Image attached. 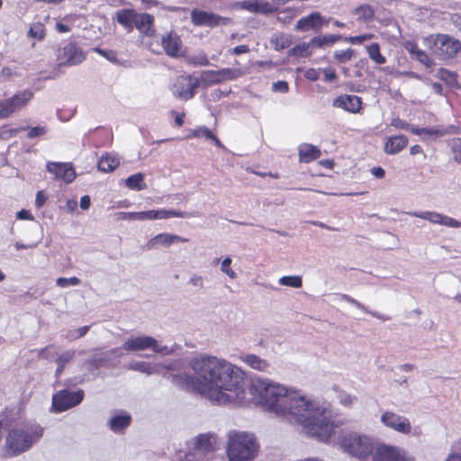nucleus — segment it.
Masks as SVG:
<instances>
[{
  "label": "nucleus",
  "instance_id": "bb28decb",
  "mask_svg": "<svg viewBox=\"0 0 461 461\" xmlns=\"http://www.w3.org/2000/svg\"><path fill=\"white\" fill-rule=\"evenodd\" d=\"M32 97L33 93L31 90H24L8 98L12 113L24 107L32 100Z\"/></svg>",
  "mask_w": 461,
  "mask_h": 461
},
{
  "label": "nucleus",
  "instance_id": "de8ad7c7",
  "mask_svg": "<svg viewBox=\"0 0 461 461\" xmlns=\"http://www.w3.org/2000/svg\"><path fill=\"white\" fill-rule=\"evenodd\" d=\"M93 50L106 59L108 61L113 64H119V59L117 58V52L113 50H104L98 47L93 49Z\"/></svg>",
  "mask_w": 461,
  "mask_h": 461
},
{
  "label": "nucleus",
  "instance_id": "79ce46f5",
  "mask_svg": "<svg viewBox=\"0 0 461 461\" xmlns=\"http://www.w3.org/2000/svg\"><path fill=\"white\" fill-rule=\"evenodd\" d=\"M278 284L285 286L300 288L303 285V281L300 276H285L279 278Z\"/></svg>",
  "mask_w": 461,
  "mask_h": 461
},
{
  "label": "nucleus",
  "instance_id": "a19ab883",
  "mask_svg": "<svg viewBox=\"0 0 461 461\" xmlns=\"http://www.w3.org/2000/svg\"><path fill=\"white\" fill-rule=\"evenodd\" d=\"M221 82L235 80L243 75L240 68H222L218 70Z\"/></svg>",
  "mask_w": 461,
  "mask_h": 461
},
{
  "label": "nucleus",
  "instance_id": "c756f323",
  "mask_svg": "<svg viewBox=\"0 0 461 461\" xmlns=\"http://www.w3.org/2000/svg\"><path fill=\"white\" fill-rule=\"evenodd\" d=\"M120 164L117 155L105 154L103 155L98 161V169L102 172H111L114 170Z\"/></svg>",
  "mask_w": 461,
  "mask_h": 461
},
{
  "label": "nucleus",
  "instance_id": "473e14b6",
  "mask_svg": "<svg viewBox=\"0 0 461 461\" xmlns=\"http://www.w3.org/2000/svg\"><path fill=\"white\" fill-rule=\"evenodd\" d=\"M158 365H152L144 361H135L128 365V369L137 371L146 375H152L158 373Z\"/></svg>",
  "mask_w": 461,
  "mask_h": 461
},
{
  "label": "nucleus",
  "instance_id": "680f3d73",
  "mask_svg": "<svg viewBox=\"0 0 461 461\" xmlns=\"http://www.w3.org/2000/svg\"><path fill=\"white\" fill-rule=\"evenodd\" d=\"M12 113V110L9 105L8 99L0 101V118H6L10 116Z\"/></svg>",
  "mask_w": 461,
  "mask_h": 461
},
{
  "label": "nucleus",
  "instance_id": "774afa93",
  "mask_svg": "<svg viewBox=\"0 0 461 461\" xmlns=\"http://www.w3.org/2000/svg\"><path fill=\"white\" fill-rule=\"evenodd\" d=\"M47 201V195L44 194L43 191H39L36 194L35 198V206L37 208H41L44 205V203Z\"/></svg>",
  "mask_w": 461,
  "mask_h": 461
},
{
  "label": "nucleus",
  "instance_id": "412c9836",
  "mask_svg": "<svg viewBox=\"0 0 461 461\" xmlns=\"http://www.w3.org/2000/svg\"><path fill=\"white\" fill-rule=\"evenodd\" d=\"M161 45L167 55L176 58L181 54L182 41L180 37L173 32H167L161 39Z\"/></svg>",
  "mask_w": 461,
  "mask_h": 461
},
{
  "label": "nucleus",
  "instance_id": "49530a36",
  "mask_svg": "<svg viewBox=\"0 0 461 461\" xmlns=\"http://www.w3.org/2000/svg\"><path fill=\"white\" fill-rule=\"evenodd\" d=\"M438 77L448 86H456L457 84V76L456 73L447 69H440Z\"/></svg>",
  "mask_w": 461,
  "mask_h": 461
},
{
  "label": "nucleus",
  "instance_id": "b1692460",
  "mask_svg": "<svg viewBox=\"0 0 461 461\" xmlns=\"http://www.w3.org/2000/svg\"><path fill=\"white\" fill-rule=\"evenodd\" d=\"M408 144V138L404 135H396L390 137L384 143V152L389 155H394L402 151Z\"/></svg>",
  "mask_w": 461,
  "mask_h": 461
},
{
  "label": "nucleus",
  "instance_id": "7ed1b4c3",
  "mask_svg": "<svg viewBox=\"0 0 461 461\" xmlns=\"http://www.w3.org/2000/svg\"><path fill=\"white\" fill-rule=\"evenodd\" d=\"M42 433L43 429L38 424L10 429L5 438L7 454L14 456L28 451L42 437Z\"/></svg>",
  "mask_w": 461,
  "mask_h": 461
},
{
  "label": "nucleus",
  "instance_id": "37998d69",
  "mask_svg": "<svg viewBox=\"0 0 461 461\" xmlns=\"http://www.w3.org/2000/svg\"><path fill=\"white\" fill-rule=\"evenodd\" d=\"M28 35L40 41L43 40L45 37V26L41 22L33 23L30 27Z\"/></svg>",
  "mask_w": 461,
  "mask_h": 461
},
{
  "label": "nucleus",
  "instance_id": "13d9d810",
  "mask_svg": "<svg viewBox=\"0 0 461 461\" xmlns=\"http://www.w3.org/2000/svg\"><path fill=\"white\" fill-rule=\"evenodd\" d=\"M310 47H313V45L310 44V42H308V43L303 42V43L298 44L289 50V55L290 56L303 55V53L306 52Z\"/></svg>",
  "mask_w": 461,
  "mask_h": 461
},
{
  "label": "nucleus",
  "instance_id": "4d7b16f0",
  "mask_svg": "<svg viewBox=\"0 0 461 461\" xmlns=\"http://www.w3.org/2000/svg\"><path fill=\"white\" fill-rule=\"evenodd\" d=\"M89 330V326H83V327H80L77 330H70L68 335H67V338L69 339H79L83 336H85L87 331Z\"/></svg>",
  "mask_w": 461,
  "mask_h": 461
},
{
  "label": "nucleus",
  "instance_id": "72a5a7b5",
  "mask_svg": "<svg viewBox=\"0 0 461 461\" xmlns=\"http://www.w3.org/2000/svg\"><path fill=\"white\" fill-rule=\"evenodd\" d=\"M341 39L340 35L336 34H327L322 36H316L313 37L310 41V44H312L313 46H316L318 48H323L326 46H330L339 41Z\"/></svg>",
  "mask_w": 461,
  "mask_h": 461
},
{
  "label": "nucleus",
  "instance_id": "864d4df0",
  "mask_svg": "<svg viewBox=\"0 0 461 461\" xmlns=\"http://www.w3.org/2000/svg\"><path fill=\"white\" fill-rule=\"evenodd\" d=\"M354 55V50L348 49L345 50H337L334 52V58L339 63H346L349 61Z\"/></svg>",
  "mask_w": 461,
  "mask_h": 461
},
{
  "label": "nucleus",
  "instance_id": "0e129e2a",
  "mask_svg": "<svg viewBox=\"0 0 461 461\" xmlns=\"http://www.w3.org/2000/svg\"><path fill=\"white\" fill-rule=\"evenodd\" d=\"M324 74V80L327 82H334L337 79V75L334 68H326L322 69Z\"/></svg>",
  "mask_w": 461,
  "mask_h": 461
},
{
  "label": "nucleus",
  "instance_id": "052dcab7",
  "mask_svg": "<svg viewBox=\"0 0 461 461\" xmlns=\"http://www.w3.org/2000/svg\"><path fill=\"white\" fill-rule=\"evenodd\" d=\"M47 132V128L45 126H35L29 129L28 138L33 139L39 136H42Z\"/></svg>",
  "mask_w": 461,
  "mask_h": 461
},
{
  "label": "nucleus",
  "instance_id": "9d476101",
  "mask_svg": "<svg viewBox=\"0 0 461 461\" xmlns=\"http://www.w3.org/2000/svg\"><path fill=\"white\" fill-rule=\"evenodd\" d=\"M219 437L213 432L199 434L190 440V445L194 451L192 454H194V456L216 451L219 447Z\"/></svg>",
  "mask_w": 461,
  "mask_h": 461
},
{
  "label": "nucleus",
  "instance_id": "4468645a",
  "mask_svg": "<svg viewBox=\"0 0 461 461\" xmlns=\"http://www.w3.org/2000/svg\"><path fill=\"white\" fill-rule=\"evenodd\" d=\"M191 20L194 25L214 27L221 24H227L228 18L221 17L211 12L193 10L191 13Z\"/></svg>",
  "mask_w": 461,
  "mask_h": 461
},
{
  "label": "nucleus",
  "instance_id": "f257e3e1",
  "mask_svg": "<svg viewBox=\"0 0 461 461\" xmlns=\"http://www.w3.org/2000/svg\"><path fill=\"white\" fill-rule=\"evenodd\" d=\"M194 375H174L177 385L195 391L212 402L226 404L254 403L265 411L294 420L303 432L328 442L338 423L332 420L330 404L312 399L269 379L254 378L247 390L244 372L232 363L214 356L202 355L190 363Z\"/></svg>",
  "mask_w": 461,
  "mask_h": 461
},
{
  "label": "nucleus",
  "instance_id": "aec40b11",
  "mask_svg": "<svg viewBox=\"0 0 461 461\" xmlns=\"http://www.w3.org/2000/svg\"><path fill=\"white\" fill-rule=\"evenodd\" d=\"M361 98L354 95H342L333 100L332 105L347 112L356 113L361 109Z\"/></svg>",
  "mask_w": 461,
  "mask_h": 461
},
{
  "label": "nucleus",
  "instance_id": "338daca9",
  "mask_svg": "<svg viewBox=\"0 0 461 461\" xmlns=\"http://www.w3.org/2000/svg\"><path fill=\"white\" fill-rule=\"evenodd\" d=\"M16 219L21 221H33L34 217L30 211L23 209L16 212Z\"/></svg>",
  "mask_w": 461,
  "mask_h": 461
},
{
  "label": "nucleus",
  "instance_id": "ddd939ff",
  "mask_svg": "<svg viewBox=\"0 0 461 461\" xmlns=\"http://www.w3.org/2000/svg\"><path fill=\"white\" fill-rule=\"evenodd\" d=\"M409 215L420 218L426 221H429L434 224H439L449 228H459L461 227V222L457 220L449 217L447 215L439 213L438 212L432 211H424V212H408Z\"/></svg>",
  "mask_w": 461,
  "mask_h": 461
},
{
  "label": "nucleus",
  "instance_id": "6e6552de",
  "mask_svg": "<svg viewBox=\"0 0 461 461\" xmlns=\"http://www.w3.org/2000/svg\"><path fill=\"white\" fill-rule=\"evenodd\" d=\"M122 348L126 351H142L151 349L156 353L165 355H168L172 352L167 346L160 345L155 338L147 335L129 338L123 343Z\"/></svg>",
  "mask_w": 461,
  "mask_h": 461
},
{
  "label": "nucleus",
  "instance_id": "20e7f679",
  "mask_svg": "<svg viewBox=\"0 0 461 461\" xmlns=\"http://www.w3.org/2000/svg\"><path fill=\"white\" fill-rule=\"evenodd\" d=\"M339 445L346 454L364 461L375 450L373 438L364 433L348 431L339 438Z\"/></svg>",
  "mask_w": 461,
  "mask_h": 461
},
{
  "label": "nucleus",
  "instance_id": "58836bf2",
  "mask_svg": "<svg viewBox=\"0 0 461 461\" xmlns=\"http://www.w3.org/2000/svg\"><path fill=\"white\" fill-rule=\"evenodd\" d=\"M455 162L461 164V138L456 137L447 141Z\"/></svg>",
  "mask_w": 461,
  "mask_h": 461
},
{
  "label": "nucleus",
  "instance_id": "6ab92c4d",
  "mask_svg": "<svg viewBox=\"0 0 461 461\" xmlns=\"http://www.w3.org/2000/svg\"><path fill=\"white\" fill-rule=\"evenodd\" d=\"M188 239L183 238L176 234L171 233H159L151 238L146 244L148 249H157L158 246L168 248L171 245L178 242H187Z\"/></svg>",
  "mask_w": 461,
  "mask_h": 461
},
{
  "label": "nucleus",
  "instance_id": "f3484780",
  "mask_svg": "<svg viewBox=\"0 0 461 461\" xmlns=\"http://www.w3.org/2000/svg\"><path fill=\"white\" fill-rule=\"evenodd\" d=\"M47 170L52 174L56 179H61L67 184L71 183L76 177V172L73 167L68 163L49 162Z\"/></svg>",
  "mask_w": 461,
  "mask_h": 461
},
{
  "label": "nucleus",
  "instance_id": "c03bdc74",
  "mask_svg": "<svg viewBox=\"0 0 461 461\" xmlns=\"http://www.w3.org/2000/svg\"><path fill=\"white\" fill-rule=\"evenodd\" d=\"M337 400L341 405L350 408L356 403L357 397L345 391H338Z\"/></svg>",
  "mask_w": 461,
  "mask_h": 461
},
{
  "label": "nucleus",
  "instance_id": "603ef678",
  "mask_svg": "<svg viewBox=\"0 0 461 461\" xmlns=\"http://www.w3.org/2000/svg\"><path fill=\"white\" fill-rule=\"evenodd\" d=\"M187 61L196 67L208 66L210 64L207 56L204 53L190 56L188 57Z\"/></svg>",
  "mask_w": 461,
  "mask_h": 461
},
{
  "label": "nucleus",
  "instance_id": "f704fd0d",
  "mask_svg": "<svg viewBox=\"0 0 461 461\" xmlns=\"http://www.w3.org/2000/svg\"><path fill=\"white\" fill-rule=\"evenodd\" d=\"M125 185L129 189L135 191L144 190L147 186L144 183V176L141 173L130 176L126 178Z\"/></svg>",
  "mask_w": 461,
  "mask_h": 461
},
{
  "label": "nucleus",
  "instance_id": "0eeeda50",
  "mask_svg": "<svg viewBox=\"0 0 461 461\" xmlns=\"http://www.w3.org/2000/svg\"><path fill=\"white\" fill-rule=\"evenodd\" d=\"M371 461H417V459L399 446L380 443L375 448Z\"/></svg>",
  "mask_w": 461,
  "mask_h": 461
},
{
  "label": "nucleus",
  "instance_id": "ea45409f",
  "mask_svg": "<svg viewBox=\"0 0 461 461\" xmlns=\"http://www.w3.org/2000/svg\"><path fill=\"white\" fill-rule=\"evenodd\" d=\"M354 14L357 15V19L363 22H369L374 17V10L368 5H362L354 10Z\"/></svg>",
  "mask_w": 461,
  "mask_h": 461
},
{
  "label": "nucleus",
  "instance_id": "5701e85b",
  "mask_svg": "<svg viewBox=\"0 0 461 461\" xmlns=\"http://www.w3.org/2000/svg\"><path fill=\"white\" fill-rule=\"evenodd\" d=\"M154 17L151 14L137 13L134 27L143 35L152 36L154 34Z\"/></svg>",
  "mask_w": 461,
  "mask_h": 461
},
{
  "label": "nucleus",
  "instance_id": "a878e982",
  "mask_svg": "<svg viewBox=\"0 0 461 461\" xmlns=\"http://www.w3.org/2000/svg\"><path fill=\"white\" fill-rule=\"evenodd\" d=\"M299 160L302 163H309L321 157V150L318 147L309 143H302L298 147Z\"/></svg>",
  "mask_w": 461,
  "mask_h": 461
},
{
  "label": "nucleus",
  "instance_id": "9b49d317",
  "mask_svg": "<svg viewBox=\"0 0 461 461\" xmlns=\"http://www.w3.org/2000/svg\"><path fill=\"white\" fill-rule=\"evenodd\" d=\"M86 59V54L74 42H68L57 50L59 66H77Z\"/></svg>",
  "mask_w": 461,
  "mask_h": 461
},
{
  "label": "nucleus",
  "instance_id": "69168bd1",
  "mask_svg": "<svg viewBox=\"0 0 461 461\" xmlns=\"http://www.w3.org/2000/svg\"><path fill=\"white\" fill-rule=\"evenodd\" d=\"M189 284L194 287L203 288V279L201 276L194 274L191 276L189 279Z\"/></svg>",
  "mask_w": 461,
  "mask_h": 461
},
{
  "label": "nucleus",
  "instance_id": "dca6fc26",
  "mask_svg": "<svg viewBox=\"0 0 461 461\" xmlns=\"http://www.w3.org/2000/svg\"><path fill=\"white\" fill-rule=\"evenodd\" d=\"M330 19H325L318 12L302 17L297 21L295 29L300 32H307L309 30L319 31L321 26L327 25Z\"/></svg>",
  "mask_w": 461,
  "mask_h": 461
},
{
  "label": "nucleus",
  "instance_id": "a18cd8bd",
  "mask_svg": "<svg viewBox=\"0 0 461 461\" xmlns=\"http://www.w3.org/2000/svg\"><path fill=\"white\" fill-rule=\"evenodd\" d=\"M339 298L341 301H344L346 303L353 304L354 306H356L357 309L361 310L362 312L369 313L374 317L381 319L380 315L377 312H373L368 311L361 303L357 302L351 296H349L348 294H339Z\"/></svg>",
  "mask_w": 461,
  "mask_h": 461
},
{
  "label": "nucleus",
  "instance_id": "a211bd4d",
  "mask_svg": "<svg viewBox=\"0 0 461 461\" xmlns=\"http://www.w3.org/2000/svg\"><path fill=\"white\" fill-rule=\"evenodd\" d=\"M131 423V416L125 411H114L107 420V427L115 434H122Z\"/></svg>",
  "mask_w": 461,
  "mask_h": 461
},
{
  "label": "nucleus",
  "instance_id": "f8f14e48",
  "mask_svg": "<svg viewBox=\"0 0 461 461\" xmlns=\"http://www.w3.org/2000/svg\"><path fill=\"white\" fill-rule=\"evenodd\" d=\"M199 86V79L188 77H179L172 86L173 95L182 100H189L194 97L195 89Z\"/></svg>",
  "mask_w": 461,
  "mask_h": 461
},
{
  "label": "nucleus",
  "instance_id": "4c0bfd02",
  "mask_svg": "<svg viewBox=\"0 0 461 461\" xmlns=\"http://www.w3.org/2000/svg\"><path fill=\"white\" fill-rule=\"evenodd\" d=\"M271 43L276 50H282L288 48L292 41L288 35L280 33L272 36Z\"/></svg>",
  "mask_w": 461,
  "mask_h": 461
},
{
  "label": "nucleus",
  "instance_id": "8fccbe9b",
  "mask_svg": "<svg viewBox=\"0 0 461 461\" xmlns=\"http://www.w3.org/2000/svg\"><path fill=\"white\" fill-rule=\"evenodd\" d=\"M117 220L120 221H143L142 212H120L116 214Z\"/></svg>",
  "mask_w": 461,
  "mask_h": 461
},
{
  "label": "nucleus",
  "instance_id": "7c9ffc66",
  "mask_svg": "<svg viewBox=\"0 0 461 461\" xmlns=\"http://www.w3.org/2000/svg\"><path fill=\"white\" fill-rule=\"evenodd\" d=\"M188 138H204L212 140L217 147L222 148L220 140L205 126H200L196 129L191 130Z\"/></svg>",
  "mask_w": 461,
  "mask_h": 461
},
{
  "label": "nucleus",
  "instance_id": "3c124183",
  "mask_svg": "<svg viewBox=\"0 0 461 461\" xmlns=\"http://www.w3.org/2000/svg\"><path fill=\"white\" fill-rule=\"evenodd\" d=\"M445 461H461V440L451 446L450 453Z\"/></svg>",
  "mask_w": 461,
  "mask_h": 461
},
{
  "label": "nucleus",
  "instance_id": "423d86ee",
  "mask_svg": "<svg viewBox=\"0 0 461 461\" xmlns=\"http://www.w3.org/2000/svg\"><path fill=\"white\" fill-rule=\"evenodd\" d=\"M381 424L387 429L399 434L411 437H419L421 433L419 427H413L408 417L401 415L393 411H384L380 415Z\"/></svg>",
  "mask_w": 461,
  "mask_h": 461
},
{
  "label": "nucleus",
  "instance_id": "f03ea898",
  "mask_svg": "<svg viewBox=\"0 0 461 461\" xmlns=\"http://www.w3.org/2000/svg\"><path fill=\"white\" fill-rule=\"evenodd\" d=\"M258 443L254 434L238 429L226 434V453L229 461H252L258 455Z\"/></svg>",
  "mask_w": 461,
  "mask_h": 461
},
{
  "label": "nucleus",
  "instance_id": "09e8293b",
  "mask_svg": "<svg viewBox=\"0 0 461 461\" xmlns=\"http://www.w3.org/2000/svg\"><path fill=\"white\" fill-rule=\"evenodd\" d=\"M231 258L230 257H226L221 261V271L225 274L230 279L237 278V273L231 268Z\"/></svg>",
  "mask_w": 461,
  "mask_h": 461
},
{
  "label": "nucleus",
  "instance_id": "4be33fe9",
  "mask_svg": "<svg viewBox=\"0 0 461 461\" xmlns=\"http://www.w3.org/2000/svg\"><path fill=\"white\" fill-rule=\"evenodd\" d=\"M143 221H154V220H165L174 217L185 218L187 213L181 211L172 209H158L142 212Z\"/></svg>",
  "mask_w": 461,
  "mask_h": 461
},
{
  "label": "nucleus",
  "instance_id": "c9c22d12",
  "mask_svg": "<svg viewBox=\"0 0 461 461\" xmlns=\"http://www.w3.org/2000/svg\"><path fill=\"white\" fill-rule=\"evenodd\" d=\"M198 79L199 85L203 84L204 86L221 83L218 70H204Z\"/></svg>",
  "mask_w": 461,
  "mask_h": 461
},
{
  "label": "nucleus",
  "instance_id": "2eb2a0df",
  "mask_svg": "<svg viewBox=\"0 0 461 461\" xmlns=\"http://www.w3.org/2000/svg\"><path fill=\"white\" fill-rule=\"evenodd\" d=\"M274 4L263 0H246L239 3L240 8L257 14H272L277 5L284 4L283 0H273Z\"/></svg>",
  "mask_w": 461,
  "mask_h": 461
},
{
  "label": "nucleus",
  "instance_id": "39448f33",
  "mask_svg": "<svg viewBox=\"0 0 461 461\" xmlns=\"http://www.w3.org/2000/svg\"><path fill=\"white\" fill-rule=\"evenodd\" d=\"M423 44L440 59L456 57L461 51V43L448 34H432L423 39Z\"/></svg>",
  "mask_w": 461,
  "mask_h": 461
},
{
  "label": "nucleus",
  "instance_id": "e2e57ef3",
  "mask_svg": "<svg viewBox=\"0 0 461 461\" xmlns=\"http://www.w3.org/2000/svg\"><path fill=\"white\" fill-rule=\"evenodd\" d=\"M272 90L274 92L287 93L289 86L285 81H277L272 85Z\"/></svg>",
  "mask_w": 461,
  "mask_h": 461
},
{
  "label": "nucleus",
  "instance_id": "1a4fd4ad",
  "mask_svg": "<svg viewBox=\"0 0 461 461\" xmlns=\"http://www.w3.org/2000/svg\"><path fill=\"white\" fill-rule=\"evenodd\" d=\"M84 398V392L77 390L75 392L62 390L55 393L52 397V409L54 412H62L72 407L78 405Z\"/></svg>",
  "mask_w": 461,
  "mask_h": 461
},
{
  "label": "nucleus",
  "instance_id": "2f4dec72",
  "mask_svg": "<svg viewBox=\"0 0 461 461\" xmlns=\"http://www.w3.org/2000/svg\"><path fill=\"white\" fill-rule=\"evenodd\" d=\"M459 132V129L455 126H449L447 128L442 127H431V128H423V138H430V137H441L447 134H456Z\"/></svg>",
  "mask_w": 461,
  "mask_h": 461
},
{
  "label": "nucleus",
  "instance_id": "e433bc0d",
  "mask_svg": "<svg viewBox=\"0 0 461 461\" xmlns=\"http://www.w3.org/2000/svg\"><path fill=\"white\" fill-rule=\"evenodd\" d=\"M368 57L378 65L384 64L386 62V59L380 52V46L378 43H372L370 45L366 46Z\"/></svg>",
  "mask_w": 461,
  "mask_h": 461
},
{
  "label": "nucleus",
  "instance_id": "cd10ccee",
  "mask_svg": "<svg viewBox=\"0 0 461 461\" xmlns=\"http://www.w3.org/2000/svg\"><path fill=\"white\" fill-rule=\"evenodd\" d=\"M116 21L123 26L128 32L134 28L137 12L132 9H122L116 12Z\"/></svg>",
  "mask_w": 461,
  "mask_h": 461
},
{
  "label": "nucleus",
  "instance_id": "bf43d9fd",
  "mask_svg": "<svg viewBox=\"0 0 461 461\" xmlns=\"http://www.w3.org/2000/svg\"><path fill=\"white\" fill-rule=\"evenodd\" d=\"M75 357V351H66L61 353L58 358L56 359V362L58 366H66L68 362H69L73 357Z\"/></svg>",
  "mask_w": 461,
  "mask_h": 461
},
{
  "label": "nucleus",
  "instance_id": "6e6d98bb",
  "mask_svg": "<svg viewBox=\"0 0 461 461\" xmlns=\"http://www.w3.org/2000/svg\"><path fill=\"white\" fill-rule=\"evenodd\" d=\"M374 38V34L372 33H365L358 36H349L346 37L345 41L351 44H361L366 41H369Z\"/></svg>",
  "mask_w": 461,
  "mask_h": 461
},
{
  "label": "nucleus",
  "instance_id": "5fc2aeb1",
  "mask_svg": "<svg viewBox=\"0 0 461 461\" xmlns=\"http://www.w3.org/2000/svg\"><path fill=\"white\" fill-rule=\"evenodd\" d=\"M79 284H80V279L76 276H73L70 278L59 277L56 280V285L62 288H65V287H68L70 285H73V286L78 285Z\"/></svg>",
  "mask_w": 461,
  "mask_h": 461
},
{
  "label": "nucleus",
  "instance_id": "c85d7f7f",
  "mask_svg": "<svg viewBox=\"0 0 461 461\" xmlns=\"http://www.w3.org/2000/svg\"><path fill=\"white\" fill-rule=\"evenodd\" d=\"M404 47L405 50L411 55L413 59H417L419 62H420L427 68H430L433 66V60L425 51L420 50L415 43L408 41L405 43Z\"/></svg>",
  "mask_w": 461,
  "mask_h": 461
},
{
  "label": "nucleus",
  "instance_id": "393cba45",
  "mask_svg": "<svg viewBox=\"0 0 461 461\" xmlns=\"http://www.w3.org/2000/svg\"><path fill=\"white\" fill-rule=\"evenodd\" d=\"M240 358L248 366L257 371L267 372L270 367V364L267 360L263 359L255 354H243Z\"/></svg>",
  "mask_w": 461,
  "mask_h": 461
}]
</instances>
